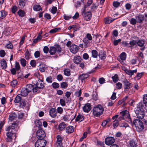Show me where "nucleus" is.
<instances>
[{
  "label": "nucleus",
  "instance_id": "f257e3e1",
  "mask_svg": "<svg viewBox=\"0 0 147 147\" xmlns=\"http://www.w3.org/2000/svg\"><path fill=\"white\" fill-rule=\"evenodd\" d=\"M144 105L142 102H140L139 103L135 112L137 117L139 119H142L144 116V112L143 109Z\"/></svg>",
  "mask_w": 147,
  "mask_h": 147
},
{
  "label": "nucleus",
  "instance_id": "f03ea898",
  "mask_svg": "<svg viewBox=\"0 0 147 147\" xmlns=\"http://www.w3.org/2000/svg\"><path fill=\"white\" fill-rule=\"evenodd\" d=\"M104 111L103 107L101 105L98 104L93 107L92 110L93 114L94 116L98 117L102 115Z\"/></svg>",
  "mask_w": 147,
  "mask_h": 147
},
{
  "label": "nucleus",
  "instance_id": "7ed1b4c3",
  "mask_svg": "<svg viewBox=\"0 0 147 147\" xmlns=\"http://www.w3.org/2000/svg\"><path fill=\"white\" fill-rule=\"evenodd\" d=\"M134 123L136 127V129L137 131H142L144 129V126L142 122L138 119H136L134 121Z\"/></svg>",
  "mask_w": 147,
  "mask_h": 147
},
{
  "label": "nucleus",
  "instance_id": "20e7f679",
  "mask_svg": "<svg viewBox=\"0 0 147 147\" xmlns=\"http://www.w3.org/2000/svg\"><path fill=\"white\" fill-rule=\"evenodd\" d=\"M92 38L91 34L87 33L85 38H83V42L84 44L85 47L86 48L90 46V41L92 40Z\"/></svg>",
  "mask_w": 147,
  "mask_h": 147
},
{
  "label": "nucleus",
  "instance_id": "39448f33",
  "mask_svg": "<svg viewBox=\"0 0 147 147\" xmlns=\"http://www.w3.org/2000/svg\"><path fill=\"white\" fill-rule=\"evenodd\" d=\"M123 82L124 84V91L125 92L128 91L132 87L131 84L126 79H124Z\"/></svg>",
  "mask_w": 147,
  "mask_h": 147
},
{
  "label": "nucleus",
  "instance_id": "423d86ee",
  "mask_svg": "<svg viewBox=\"0 0 147 147\" xmlns=\"http://www.w3.org/2000/svg\"><path fill=\"white\" fill-rule=\"evenodd\" d=\"M47 143L44 139H38L35 143V147H45Z\"/></svg>",
  "mask_w": 147,
  "mask_h": 147
},
{
  "label": "nucleus",
  "instance_id": "0eeeda50",
  "mask_svg": "<svg viewBox=\"0 0 147 147\" xmlns=\"http://www.w3.org/2000/svg\"><path fill=\"white\" fill-rule=\"evenodd\" d=\"M26 88L29 92L33 91V92L38 93L39 91L37 90V88L35 87V84L32 85L31 84H28L26 85Z\"/></svg>",
  "mask_w": 147,
  "mask_h": 147
},
{
  "label": "nucleus",
  "instance_id": "6e6552de",
  "mask_svg": "<svg viewBox=\"0 0 147 147\" xmlns=\"http://www.w3.org/2000/svg\"><path fill=\"white\" fill-rule=\"evenodd\" d=\"M45 134L44 131L41 129H39L36 132V136L38 139H44Z\"/></svg>",
  "mask_w": 147,
  "mask_h": 147
},
{
  "label": "nucleus",
  "instance_id": "1a4fd4ad",
  "mask_svg": "<svg viewBox=\"0 0 147 147\" xmlns=\"http://www.w3.org/2000/svg\"><path fill=\"white\" fill-rule=\"evenodd\" d=\"M115 141L114 137L108 136L105 138V143L106 145L109 146L114 143Z\"/></svg>",
  "mask_w": 147,
  "mask_h": 147
},
{
  "label": "nucleus",
  "instance_id": "9d476101",
  "mask_svg": "<svg viewBox=\"0 0 147 147\" xmlns=\"http://www.w3.org/2000/svg\"><path fill=\"white\" fill-rule=\"evenodd\" d=\"M79 49V47L74 44L72 45L70 47V51L73 53L76 54L78 52Z\"/></svg>",
  "mask_w": 147,
  "mask_h": 147
},
{
  "label": "nucleus",
  "instance_id": "9b49d317",
  "mask_svg": "<svg viewBox=\"0 0 147 147\" xmlns=\"http://www.w3.org/2000/svg\"><path fill=\"white\" fill-rule=\"evenodd\" d=\"M15 132L11 130L10 131H9L6 134L7 137L6 139V140L7 142H12V136L14 134Z\"/></svg>",
  "mask_w": 147,
  "mask_h": 147
},
{
  "label": "nucleus",
  "instance_id": "f8f14e48",
  "mask_svg": "<svg viewBox=\"0 0 147 147\" xmlns=\"http://www.w3.org/2000/svg\"><path fill=\"white\" fill-rule=\"evenodd\" d=\"M85 20L88 21L91 18L92 14L91 12L88 11L82 15Z\"/></svg>",
  "mask_w": 147,
  "mask_h": 147
},
{
  "label": "nucleus",
  "instance_id": "ddd939ff",
  "mask_svg": "<svg viewBox=\"0 0 147 147\" xmlns=\"http://www.w3.org/2000/svg\"><path fill=\"white\" fill-rule=\"evenodd\" d=\"M91 105L90 103H86L83 108V111L86 113H88L91 110Z\"/></svg>",
  "mask_w": 147,
  "mask_h": 147
},
{
  "label": "nucleus",
  "instance_id": "4468645a",
  "mask_svg": "<svg viewBox=\"0 0 147 147\" xmlns=\"http://www.w3.org/2000/svg\"><path fill=\"white\" fill-rule=\"evenodd\" d=\"M98 56L101 59H105L107 57L106 52L103 50L100 51L98 54Z\"/></svg>",
  "mask_w": 147,
  "mask_h": 147
},
{
  "label": "nucleus",
  "instance_id": "2eb2a0df",
  "mask_svg": "<svg viewBox=\"0 0 147 147\" xmlns=\"http://www.w3.org/2000/svg\"><path fill=\"white\" fill-rule=\"evenodd\" d=\"M42 81L40 80H38L37 82L35 85V87L37 88V90H38V89H42L44 87V85L42 83Z\"/></svg>",
  "mask_w": 147,
  "mask_h": 147
},
{
  "label": "nucleus",
  "instance_id": "dca6fc26",
  "mask_svg": "<svg viewBox=\"0 0 147 147\" xmlns=\"http://www.w3.org/2000/svg\"><path fill=\"white\" fill-rule=\"evenodd\" d=\"M82 60V59L79 56L76 55L74 57L73 62L77 64H78Z\"/></svg>",
  "mask_w": 147,
  "mask_h": 147
},
{
  "label": "nucleus",
  "instance_id": "f3484780",
  "mask_svg": "<svg viewBox=\"0 0 147 147\" xmlns=\"http://www.w3.org/2000/svg\"><path fill=\"white\" fill-rule=\"evenodd\" d=\"M88 74H82L79 76L78 79L80 80L82 82H83L85 79H87L89 77Z\"/></svg>",
  "mask_w": 147,
  "mask_h": 147
},
{
  "label": "nucleus",
  "instance_id": "a211bd4d",
  "mask_svg": "<svg viewBox=\"0 0 147 147\" xmlns=\"http://www.w3.org/2000/svg\"><path fill=\"white\" fill-rule=\"evenodd\" d=\"M120 114L121 116L126 118H128L130 119V116L128 111L127 110H125L121 112Z\"/></svg>",
  "mask_w": 147,
  "mask_h": 147
},
{
  "label": "nucleus",
  "instance_id": "6ab92c4d",
  "mask_svg": "<svg viewBox=\"0 0 147 147\" xmlns=\"http://www.w3.org/2000/svg\"><path fill=\"white\" fill-rule=\"evenodd\" d=\"M57 113L56 111V109L55 108H51L49 111V114L52 117H55L57 115Z\"/></svg>",
  "mask_w": 147,
  "mask_h": 147
},
{
  "label": "nucleus",
  "instance_id": "aec40b11",
  "mask_svg": "<svg viewBox=\"0 0 147 147\" xmlns=\"http://www.w3.org/2000/svg\"><path fill=\"white\" fill-rule=\"evenodd\" d=\"M126 73L131 76L132 75H133L134 73H136L137 72V69H135L134 70H129L127 69H126L125 70Z\"/></svg>",
  "mask_w": 147,
  "mask_h": 147
},
{
  "label": "nucleus",
  "instance_id": "412c9836",
  "mask_svg": "<svg viewBox=\"0 0 147 147\" xmlns=\"http://www.w3.org/2000/svg\"><path fill=\"white\" fill-rule=\"evenodd\" d=\"M33 9L34 11H37L42 10V8L41 6L39 4H36L33 5Z\"/></svg>",
  "mask_w": 147,
  "mask_h": 147
},
{
  "label": "nucleus",
  "instance_id": "4be33fe9",
  "mask_svg": "<svg viewBox=\"0 0 147 147\" xmlns=\"http://www.w3.org/2000/svg\"><path fill=\"white\" fill-rule=\"evenodd\" d=\"M127 54L124 52L121 53L119 56V61H121L125 60L126 58Z\"/></svg>",
  "mask_w": 147,
  "mask_h": 147
},
{
  "label": "nucleus",
  "instance_id": "5701e85b",
  "mask_svg": "<svg viewBox=\"0 0 147 147\" xmlns=\"http://www.w3.org/2000/svg\"><path fill=\"white\" fill-rule=\"evenodd\" d=\"M29 92L26 88H22L21 90V94L22 96H26L28 95Z\"/></svg>",
  "mask_w": 147,
  "mask_h": 147
},
{
  "label": "nucleus",
  "instance_id": "b1692460",
  "mask_svg": "<svg viewBox=\"0 0 147 147\" xmlns=\"http://www.w3.org/2000/svg\"><path fill=\"white\" fill-rule=\"evenodd\" d=\"M66 126V124L64 122L60 123L58 127V129L60 131H62L65 129Z\"/></svg>",
  "mask_w": 147,
  "mask_h": 147
},
{
  "label": "nucleus",
  "instance_id": "393cba45",
  "mask_svg": "<svg viewBox=\"0 0 147 147\" xmlns=\"http://www.w3.org/2000/svg\"><path fill=\"white\" fill-rule=\"evenodd\" d=\"M74 129L72 126H69L66 128V132L67 133L70 134L74 131Z\"/></svg>",
  "mask_w": 147,
  "mask_h": 147
},
{
  "label": "nucleus",
  "instance_id": "a878e982",
  "mask_svg": "<svg viewBox=\"0 0 147 147\" xmlns=\"http://www.w3.org/2000/svg\"><path fill=\"white\" fill-rule=\"evenodd\" d=\"M136 18L138 20V22L140 23L144 19V16L142 14H140L136 16Z\"/></svg>",
  "mask_w": 147,
  "mask_h": 147
},
{
  "label": "nucleus",
  "instance_id": "bb28decb",
  "mask_svg": "<svg viewBox=\"0 0 147 147\" xmlns=\"http://www.w3.org/2000/svg\"><path fill=\"white\" fill-rule=\"evenodd\" d=\"M1 67L3 69H5L7 66L6 61L4 59H3L0 62Z\"/></svg>",
  "mask_w": 147,
  "mask_h": 147
},
{
  "label": "nucleus",
  "instance_id": "cd10ccee",
  "mask_svg": "<svg viewBox=\"0 0 147 147\" xmlns=\"http://www.w3.org/2000/svg\"><path fill=\"white\" fill-rule=\"evenodd\" d=\"M49 51L51 55H54L55 53L56 50L55 45L54 46L51 47L50 48Z\"/></svg>",
  "mask_w": 147,
  "mask_h": 147
},
{
  "label": "nucleus",
  "instance_id": "c85d7f7f",
  "mask_svg": "<svg viewBox=\"0 0 147 147\" xmlns=\"http://www.w3.org/2000/svg\"><path fill=\"white\" fill-rule=\"evenodd\" d=\"M84 118V117L81 115H78L76 119V121H79L80 122L83 121Z\"/></svg>",
  "mask_w": 147,
  "mask_h": 147
},
{
  "label": "nucleus",
  "instance_id": "c756f323",
  "mask_svg": "<svg viewBox=\"0 0 147 147\" xmlns=\"http://www.w3.org/2000/svg\"><path fill=\"white\" fill-rule=\"evenodd\" d=\"M115 19H112L111 18L106 17L104 19V21L105 24H109L112 22Z\"/></svg>",
  "mask_w": 147,
  "mask_h": 147
},
{
  "label": "nucleus",
  "instance_id": "7c9ffc66",
  "mask_svg": "<svg viewBox=\"0 0 147 147\" xmlns=\"http://www.w3.org/2000/svg\"><path fill=\"white\" fill-rule=\"evenodd\" d=\"M129 144V147H136L137 146V144L133 140L130 141Z\"/></svg>",
  "mask_w": 147,
  "mask_h": 147
},
{
  "label": "nucleus",
  "instance_id": "2f4dec72",
  "mask_svg": "<svg viewBox=\"0 0 147 147\" xmlns=\"http://www.w3.org/2000/svg\"><path fill=\"white\" fill-rule=\"evenodd\" d=\"M21 97L20 95H18L16 97L14 100V102L16 103H19L21 101Z\"/></svg>",
  "mask_w": 147,
  "mask_h": 147
},
{
  "label": "nucleus",
  "instance_id": "473e14b6",
  "mask_svg": "<svg viewBox=\"0 0 147 147\" xmlns=\"http://www.w3.org/2000/svg\"><path fill=\"white\" fill-rule=\"evenodd\" d=\"M84 0H81L80 1H77L75 3V6L76 7H79L82 3L84 4Z\"/></svg>",
  "mask_w": 147,
  "mask_h": 147
},
{
  "label": "nucleus",
  "instance_id": "72a5a7b5",
  "mask_svg": "<svg viewBox=\"0 0 147 147\" xmlns=\"http://www.w3.org/2000/svg\"><path fill=\"white\" fill-rule=\"evenodd\" d=\"M137 44L138 46L140 47H143L144 44V41L142 40H139L137 42Z\"/></svg>",
  "mask_w": 147,
  "mask_h": 147
},
{
  "label": "nucleus",
  "instance_id": "f704fd0d",
  "mask_svg": "<svg viewBox=\"0 0 147 147\" xmlns=\"http://www.w3.org/2000/svg\"><path fill=\"white\" fill-rule=\"evenodd\" d=\"M68 86V83L65 82H62L61 84V87L62 89H65L67 88Z\"/></svg>",
  "mask_w": 147,
  "mask_h": 147
},
{
  "label": "nucleus",
  "instance_id": "c9c22d12",
  "mask_svg": "<svg viewBox=\"0 0 147 147\" xmlns=\"http://www.w3.org/2000/svg\"><path fill=\"white\" fill-rule=\"evenodd\" d=\"M92 56L93 57L96 58L97 57L98 54L97 51L95 50H92Z\"/></svg>",
  "mask_w": 147,
  "mask_h": 147
},
{
  "label": "nucleus",
  "instance_id": "e433bc0d",
  "mask_svg": "<svg viewBox=\"0 0 147 147\" xmlns=\"http://www.w3.org/2000/svg\"><path fill=\"white\" fill-rule=\"evenodd\" d=\"M26 1V0H19V5L21 6V7H24L25 5V3Z\"/></svg>",
  "mask_w": 147,
  "mask_h": 147
},
{
  "label": "nucleus",
  "instance_id": "4c0bfd02",
  "mask_svg": "<svg viewBox=\"0 0 147 147\" xmlns=\"http://www.w3.org/2000/svg\"><path fill=\"white\" fill-rule=\"evenodd\" d=\"M1 16L0 17V18L1 19H3L4 18L7 14V13L3 10H2L1 11Z\"/></svg>",
  "mask_w": 147,
  "mask_h": 147
},
{
  "label": "nucleus",
  "instance_id": "58836bf2",
  "mask_svg": "<svg viewBox=\"0 0 147 147\" xmlns=\"http://www.w3.org/2000/svg\"><path fill=\"white\" fill-rule=\"evenodd\" d=\"M20 61L21 65L23 67H24L26 65V61L25 59L21 58L20 59Z\"/></svg>",
  "mask_w": 147,
  "mask_h": 147
},
{
  "label": "nucleus",
  "instance_id": "ea45409f",
  "mask_svg": "<svg viewBox=\"0 0 147 147\" xmlns=\"http://www.w3.org/2000/svg\"><path fill=\"white\" fill-rule=\"evenodd\" d=\"M64 74L65 75L69 76L71 75L70 71L68 69H65L64 70Z\"/></svg>",
  "mask_w": 147,
  "mask_h": 147
},
{
  "label": "nucleus",
  "instance_id": "a19ab883",
  "mask_svg": "<svg viewBox=\"0 0 147 147\" xmlns=\"http://www.w3.org/2000/svg\"><path fill=\"white\" fill-rule=\"evenodd\" d=\"M52 86L54 89L58 88L59 87V84L56 82H53L52 84Z\"/></svg>",
  "mask_w": 147,
  "mask_h": 147
},
{
  "label": "nucleus",
  "instance_id": "79ce46f5",
  "mask_svg": "<svg viewBox=\"0 0 147 147\" xmlns=\"http://www.w3.org/2000/svg\"><path fill=\"white\" fill-rule=\"evenodd\" d=\"M129 44L130 45L129 46H130L131 47H132L133 46H134L136 44L137 41L133 39H132L131 40V41H130Z\"/></svg>",
  "mask_w": 147,
  "mask_h": 147
},
{
  "label": "nucleus",
  "instance_id": "37998d69",
  "mask_svg": "<svg viewBox=\"0 0 147 147\" xmlns=\"http://www.w3.org/2000/svg\"><path fill=\"white\" fill-rule=\"evenodd\" d=\"M113 82H116L119 80L118 76L117 75L115 74L112 77Z\"/></svg>",
  "mask_w": 147,
  "mask_h": 147
},
{
  "label": "nucleus",
  "instance_id": "c03bdc74",
  "mask_svg": "<svg viewBox=\"0 0 147 147\" xmlns=\"http://www.w3.org/2000/svg\"><path fill=\"white\" fill-rule=\"evenodd\" d=\"M55 46L56 51L58 53H60L62 49L60 46L58 45H55Z\"/></svg>",
  "mask_w": 147,
  "mask_h": 147
},
{
  "label": "nucleus",
  "instance_id": "a18cd8bd",
  "mask_svg": "<svg viewBox=\"0 0 147 147\" xmlns=\"http://www.w3.org/2000/svg\"><path fill=\"white\" fill-rule=\"evenodd\" d=\"M18 13L19 16L21 17H24V16L25 13L24 11L21 9L18 11Z\"/></svg>",
  "mask_w": 147,
  "mask_h": 147
},
{
  "label": "nucleus",
  "instance_id": "49530a36",
  "mask_svg": "<svg viewBox=\"0 0 147 147\" xmlns=\"http://www.w3.org/2000/svg\"><path fill=\"white\" fill-rule=\"evenodd\" d=\"M16 118V116L15 114H11L9 116V120L12 121Z\"/></svg>",
  "mask_w": 147,
  "mask_h": 147
},
{
  "label": "nucleus",
  "instance_id": "de8ad7c7",
  "mask_svg": "<svg viewBox=\"0 0 147 147\" xmlns=\"http://www.w3.org/2000/svg\"><path fill=\"white\" fill-rule=\"evenodd\" d=\"M15 69L17 71H18L20 69V66L19 63L16 61L15 63Z\"/></svg>",
  "mask_w": 147,
  "mask_h": 147
},
{
  "label": "nucleus",
  "instance_id": "09e8293b",
  "mask_svg": "<svg viewBox=\"0 0 147 147\" xmlns=\"http://www.w3.org/2000/svg\"><path fill=\"white\" fill-rule=\"evenodd\" d=\"M113 126L114 127V129H115L118 125L119 121L118 120L113 121Z\"/></svg>",
  "mask_w": 147,
  "mask_h": 147
},
{
  "label": "nucleus",
  "instance_id": "8fccbe9b",
  "mask_svg": "<svg viewBox=\"0 0 147 147\" xmlns=\"http://www.w3.org/2000/svg\"><path fill=\"white\" fill-rule=\"evenodd\" d=\"M57 142L56 143H62V138L60 135H58L56 137Z\"/></svg>",
  "mask_w": 147,
  "mask_h": 147
},
{
  "label": "nucleus",
  "instance_id": "3c124183",
  "mask_svg": "<svg viewBox=\"0 0 147 147\" xmlns=\"http://www.w3.org/2000/svg\"><path fill=\"white\" fill-rule=\"evenodd\" d=\"M35 123L37 127H40L42 125V122L39 120H35Z\"/></svg>",
  "mask_w": 147,
  "mask_h": 147
},
{
  "label": "nucleus",
  "instance_id": "603ef678",
  "mask_svg": "<svg viewBox=\"0 0 147 147\" xmlns=\"http://www.w3.org/2000/svg\"><path fill=\"white\" fill-rule=\"evenodd\" d=\"M11 9L12 12L13 13H15L18 10V8L16 5H14L12 6Z\"/></svg>",
  "mask_w": 147,
  "mask_h": 147
},
{
  "label": "nucleus",
  "instance_id": "864d4df0",
  "mask_svg": "<svg viewBox=\"0 0 147 147\" xmlns=\"http://www.w3.org/2000/svg\"><path fill=\"white\" fill-rule=\"evenodd\" d=\"M17 81L16 80H13L11 82V85L13 87H15L17 84Z\"/></svg>",
  "mask_w": 147,
  "mask_h": 147
},
{
  "label": "nucleus",
  "instance_id": "5fc2aeb1",
  "mask_svg": "<svg viewBox=\"0 0 147 147\" xmlns=\"http://www.w3.org/2000/svg\"><path fill=\"white\" fill-rule=\"evenodd\" d=\"M36 62L35 60H32L30 61V64L32 67H35L36 65Z\"/></svg>",
  "mask_w": 147,
  "mask_h": 147
},
{
  "label": "nucleus",
  "instance_id": "6e6d98bb",
  "mask_svg": "<svg viewBox=\"0 0 147 147\" xmlns=\"http://www.w3.org/2000/svg\"><path fill=\"white\" fill-rule=\"evenodd\" d=\"M119 126L121 127H129L127 123L123 122H121L119 123Z\"/></svg>",
  "mask_w": 147,
  "mask_h": 147
},
{
  "label": "nucleus",
  "instance_id": "4d7b16f0",
  "mask_svg": "<svg viewBox=\"0 0 147 147\" xmlns=\"http://www.w3.org/2000/svg\"><path fill=\"white\" fill-rule=\"evenodd\" d=\"M116 88L117 89H121L122 87V83L120 82H118L116 84Z\"/></svg>",
  "mask_w": 147,
  "mask_h": 147
},
{
  "label": "nucleus",
  "instance_id": "13d9d810",
  "mask_svg": "<svg viewBox=\"0 0 147 147\" xmlns=\"http://www.w3.org/2000/svg\"><path fill=\"white\" fill-rule=\"evenodd\" d=\"M137 20L135 19L132 18L131 19L130 23L131 24L134 25L136 23Z\"/></svg>",
  "mask_w": 147,
  "mask_h": 147
},
{
  "label": "nucleus",
  "instance_id": "bf43d9fd",
  "mask_svg": "<svg viewBox=\"0 0 147 147\" xmlns=\"http://www.w3.org/2000/svg\"><path fill=\"white\" fill-rule=\"evenodd\" d=\"M20 102V107H23L26 105V103L24 100H21Z\"/></svg>",
  "mask_w": 147,
  "mask_h": 147
},
{
  "label": "nucleus",
  "instance_id": "052dcab7",
  "mask_svg": "<svg viewBox=\"0 0 147 147\" xmlns=\"http://www.w3.org/2000/svg\"><path fill=\"white\" fill-rule=\"evenodd\" d=\"M57 111L59 113L62 114L63 112V109L61 107H59L57 109Z\"/></svg>",
  "mask_w": 147,
  "mask_h": 147
},
{
  "label": "nucleus",
  "instance_id": "680f3d73",
  "mask_svg": "<svg viewBox=\"0 0 147 147\" xmlns=\"http://www.w3.org/2000/svg\"><path fill=\"white\" fill-rule=\"evenodd\" d=\"M59 102L62 107H64L65 105V100L62 98L60 99Z\"/></svg>",
  "mask_w": 147,
  "mask_h": 147
},
{
  "label": "nucleus",
  "instance_id": "e2e57ef3",
  "mask_svg": "<svg viewBox=\"0 0 147 147\" xmlns=\"http://www.w3.org/2000/svg\"><path fill=\"white\" fill-rule=\"evenodd\" d=\"M82 94L81 90L80 89L79 91H76L75 93V95L76 96H80Z\"/></svg>",
  "mask_w": 147,
  "mask_h": 147
},
{
  "label": "nucleus",
  "instance_id": "0e129e2a",
  "mask_svg": "<svg viewBox=\"0 0 147 147\" xmlns=\"http://www.w3.org/2000/svg\"><path fill=\"white\" fill-rule=\"evenodd\" d=\"M46 80L48 83H51L53 81V78L51 76H49L47 78Z\"/></svg>",
  "mask_w": 147,
  "mask_h": 147
},
{
  "label": "nucleus",
  "instance_id": "69168bd1",
  "mask_svg": "<svg viewBox=\"0 0 147 147\" xmlns=\"http://www.w3.org/2000/svg\"><path fill=\"white\" fill-rule=\"evenodd\" d=\"M105 80L103 78H101L99 79L98 80L99 83L101 84H103L105 82Z\"/></svg>",
  "mask_w": 147,
  "mask_h": 147
},
{
  "label": "nucleus",
  "instance_id": "338daca9",
  "mask_svg": "<svg viewBox=\"0 0 147 147\" xmlns=\"http://www.w3.org/2000/svg\"><path fill=\"white\" fill-rule=\"evenodd\" d=\"M57 8L55 7H53L51 9V12L53 14L56 13L57 11Z\"/></svg>",
  "mask_w": 147,
  "mask_h": 147
},
{
  "label": "nucleus",
  "instance_id": "774afa93",
  "mask_svg": "<svg viewBox=\"0 0 147 147\" xmlns=\"http://www.w3.org/2000/svg\"><path fill=\"white\" fill-rule=\"evenodd\" d=\"M143 103L144 104L147 103V94H146L143 96Z\"/></svg>",
  "mask_w": 147,
  "mask_h": 147
}]
</instances>
